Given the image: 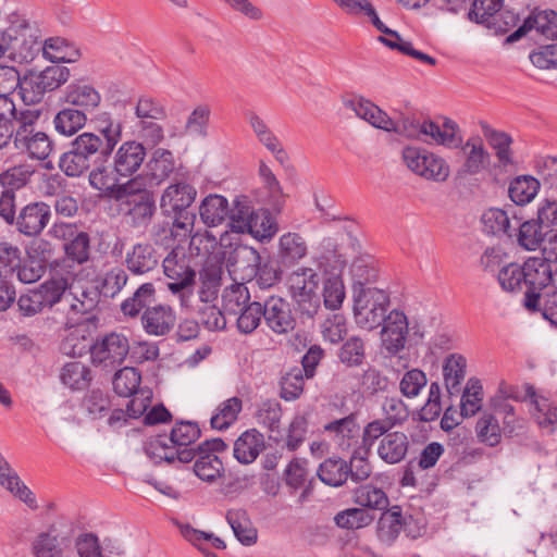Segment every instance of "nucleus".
<instances>
[{"label":"nucleus","instance_id":"nucleus-1","mask_svg":"<svg viewBox=\"0 0 557 557\" xmlns=\"http://www.w3.org/2000/svg\"><path fill=\"white\" fill-rule=\"evenodd\" d=\"M200 436V429L197 423L190 421L176 422L170 436L157 435L145 443V453L154 463L166 462H190L197 448L190 447Z\"/></svg>","mask_w":557,"mask_h":557},{"label":"nucleus","instance_id":"nucleus-2","mask_svg":"<svg viewBox=\"0 0 557 557\" xmlns=\"http://www.w3.org/2000/svg\"><path fill=\"white\" fill-rule=\"evenodd\" d=\"M41 51L40 29L25 20L11 23L0 32V59L29 63Z\"/></svg>","mask_w":557,"mask_h":557},{"label":"nucleus","instance_id":"nucleus-3","mask_svg":"<svg viewBox=\"0 0 557 557\" xmlns=\"http://www.w3.org/2000/svg\"><path fill=\"white\" fill-rule=\"evenodd\" d=\"M197 196L196 188L185 182L169 185L160 199L162 212L173 220L171 233L182 231L184 236L191 233L196 220L195 213L189 211ZM178 233H175L177 235Z\"/></svg>","mask_w":557,"mask_h":557},{"label":"nucleus","instance_id":"nucleus-4","mask_svg":"<svg viewBox=\"0 0 557 557\" xmlns=\"http://www.w3.org/2000/svg\"><path fill=\"white\" fill-rule=\"evenodd\" d=\"M190 262L182 246L174 247L162 261L163 273L169 280L168 289L178 298L181 307L189 305L196 282V271Z\"/></svg>","mask_w":557,"mask_h":557},{"label":"nucleus","instance_id":"nucleus-5","mask_svg":"<svg viewBox=\"0 0 557 557\" xmlns=\"http://www.w3.org/2000/svg\"><path fill=\"white\" fill-rule=\"evenodd\" d=\"M354 319L356 324L366 331L376 330L384 321L391 305L389 294L371 286H352Z\"/></svg>","mask_w":557,"mask_h":557},{"label":"nucleus","instance_id":"nucleus-6","mask_svg":"<svg viewBox=\"0 0 557 557\" xmlns=\"http://www.w3.org/2000/svg\"><path fill=\"white\" fill-rule=\"evenodd\" d=\"M319 285L318 272L309 267L295 269L286 278V286L292 300L297 309L309 318L317 314L320 309Z\"/></svg>","mask_w":557,"mask_h":557},{"label":"nucleus","instance_id":"nucleus-7","mask_svg":"<svg viewBox=\"0 0 557 557\" xmlns=\"http://www.w3.org/2000/svg\"><path fill=\"white\" fill-rule=\"evenodd\" d=\"M38 116L37 112L30 110L21 112L15 128L14 146L32 159L45 160L51 153L53 144L45 132L37 129Z\"/></svg>","mask_w":557,"mask_h":557},{"label":"nucleus","instance_id":"nucleus-8","mask_svg":"<svg viewBox=\"0 0 557 557\" xmlns=\"http://www.w3.org/2000/svg\"><path fill=\"white\" fill-rule=\"evenodd\" d=\"M557 264L545 257H530L524 261L525 293L524 307L530 311H540L541 296L548 289Z\"/></svg>","mask_w":557,"mask_h":557},{"label":"nucleus","instance_id":"nucleus-9","mask_svg":"<svg viewBox=\"0 0 557 557\" xmlns=\"http://www.w3.org/2000/svg\"><path fill=\"white\" fill-rule=\"evenodd\" d=\"M109 159H99L95 161L94 168L90 170L88 181L90 186L100 191L108 198L115 201H123L125 196L132 193V187L137 184L138 177L127 180L125 183H120L123 178L122 174L116 172V165L108 163Z\"/></svg>","mask_w":557,"mask_h":557},{"label":"nucleus","instance_id":"nucleus-10","mask_svg":"<svg viewBox=\"0 0 557 557\" xmlns=\"http://www.w3.org/2000/svg\"><path fill=\"white\" fill-rule=\"evenodd\" d=\"M401 156L406 166L426 181L443 183L449 177V165L433 152L418 147H406Z\"/></svg>","mask_w":557,"mask_h":557},{"label":"nucleus","instance_id":"nucleus-11","mask_svg":"<svg viewBox=\"0 0 557 557\" xmlns=\"http://www.w3.org/2000/svg\"><path fill=\"white\" fill-rule=\"evenodd\" d=\"M381 329V344L382 347L389 355H397L406 348L407 338L410 330L413 335L422 338L423 332L418 324L410 326L408 317L403 310L393 309L385 314Z\"/></svg>","mask_w":557,"mask_h":557},{"label":"nucleus","instance_id":"nucleus-12","mask_svg":"<svg viewBox=\"0 0 557 557\" xmlns=\"http://www.w3.org/2000/svg\"><path fill=\"white\" fill-rule=\"evenodd\" d=\"M129 349V342L124 334L111 332L94 343L91 360L96 366L114 368L124 361Z\"/></svg>","mask_w":557,"mask_h":557},{"label":"nucleus","instance_id":"nucleus-13","mask_svg":"<svg viewBox=\"0 0 557 557\" xmlns=\"http://www.w3.org/2000/svg\"><path fill=\"white\" fill-rule=\"evenodd\" d=\"M51 208L45 201H30L18 211L12 226L26 237H37L48 226L51 220Z\"/></svg>","mask_w":557,"mask_h":557},{"label":"nucleus","instance_id":"nucleus-14","mask_svg":"<svg viewBox=\"0 0 557 557\" xmlns=\"http://www.w3.org/2000/svg\"><path fill=\"white\" fill-rule=\"evenodd\" d=\"M226 444L221 438L207 440L197 446L199 457L194 463L195 474L202 481L214 482L223 472L222 460L214 454L224 451Z\"/></svg>","mask_w":557,"mask_h":557},{"label":"nucleus","instance_id":"nucleus-15","mask_svg":"<svg viewBox=\"0 0 557 557\" xmlns=\"http://www.w3.org/2000/svg\"><path fill=\"white\" fill-rule=\"evenodd\" d=\"M132 193L127 194L121 203L128 206L126 215L131 219L133 226L147 225L156 212V202L152 194L145 188L139 178L137 184L132 187Z\"/></svg>","mask_w":557,"mask_h":557},{"label":"nucleus","instance_id":"nucleus-16","mask_svg":"<svg viewBox=\"0 0 557 557\" xmlns=\"http://www.w3.org/2000/svg\"><path fill=\"white\" fill-rule=\"evenodd\" d=\"M140 322L148 335L166 336L175 327L177 317L172 306L157 304L143 311Z\"/></svg>","mask_w":557,"mask_h":557},{"label":"nucleus","instance_id":"nucleus-17","mask_svg":"<svg viewBox=\"0 0 557 557\" xmlns=\"http://www.w3.org/2000/svg\"><path fill=\"white\" fill-rule=\"evenodd\" d=\"M263 319L268 327L275 334H287L293 331L296 320L290 305L282 297L272 296L263 304Z\"/></svg>","mask_w":557,"mask_h":557},{"label":"nucleus","instance_id":"nucleus-18","mask_svg":"<svg viewBox=\"0 0 557 557\" xmlns=\"http://www.w3.org/2000/svg\"><path fill=\"white\" fill-rule=\"evenodd\" d=\"M261 263L259 251L250 246L235 248L227 258V269L235 280L252 282L258 274V267Z\"/></svg>","mask_w":557,"mask_h":557},{"label":"nucleus","instance_id":"nucleus-19","mask_svg":"<svg viewBox=\"0 0 557 557\" xmlns=\"http://www.w3.org/2000/svg\"><path fill=\"white\" fill-rule=\"evenodd\" d=\"M146 154L143 143L126 140L114 149L111 157L116 165V172L121 173L123 178H129L141 168Z\"/></svg>","mask_w":557,"mask_h":557},{"label":"nucleus","instance_id":"nucleus-20","mask_svg":"<svg viewBox=\"0 0 557 557\" xmlns=\"http://www.w3.org/2000/svg\"><path fill=\"white\" fill-rule=\"evenodd\" d=\"M308 250L307 240L301 234L296 232L284 233L277 243V262L284 268L295 267L307 257Z\"/></svg>","mask_w":557,"mask_h":557},{"label":"nucleus","instance_id":"nucleus-21","mask_svg":"<svg viewBox=\"0 0 557 557\" xmlns=\"http://www.w3.org/2000/svg\"><path fill=\"white\" fill-rule=\"evenodd\" d=\"M61 99L70 107L83 110L84 113L95 110L101 102L99 91L92 85L83 81L67 85Z\"/></svg>","mask_w":557,"mask_h":557},{"label":"nucleus","instance_id":"nucleus-22","mask_svg":"<svg viewBox=\"0 0 557 557\" xmlns=\"http://www.w3.org/2000/svg\"><path fill=\"white\" fill-rule=\"evenodd\" d=\"M465 161L461 173L465 175H476L486 170L491 163V154L480 136H471L465 144L461 143Z\"/></svg>","mask_w":557,"mask_h":557},{"label":"nucleus","instance_id":"nucleus-23","mask_svg":"<svg viewBox=\"0 0 557 557\" xmlns=\"http://www.w3.org/2000/svg\"><path fill=\"white\" fill-rule=\"evenodd\" d=\"M125 263L133 274L143 275L158 267L159 255L150 243H137L127 251Z\"/></svg>","mask_w":557,"mask_h":557},{"label":"nucleus","instance_id":"nucleus-24","mask_svg":"<svg viewBox=\"0 0 557 557\" xmlns=\"http://www.w3.org/2000/svg\"><path fill=\"white\" fill-rule=\"evenodd\" d=\"M248 123L258 141L274 156L277 162L285 164L289 159L288 154L268 123L253 112L248 114Z\"/></svg>","mask_w":557,"mask_h":557},{"label":"nucleus","instance_id":"nucleus-25","mask_svg":"<svg viewBox=\"0 0 557 557\" xmlns=\"http://www.w3.org/2000/svg\"><path fill=\"white\" fill-rule=\"evenodd\" d=\"M481 129L490 147L495 151V157L500 168L506 169L513 164V153L511 149L512 138L509 134L497 131L486 122H481Z\"/></svg>","mask_w":557,"mask_h":557},{"label":"nucleus","instance_id":"nucleus-26","mask_svg":"<svg viewBox=\"0 0 557 557\" xmlns=\"http://www.w3.org/2000/svg\"><path fill=\"white\" fill-rule=\"evenodd\" d=\"M263 448V435L251 429L242 433L234 442L233 455L238 462L249 465L258 458Z\"/></svg>","mask_w":557,"mask_h":557},{"label":"nucleus","instance_id":"nucleus-27","mask_svg":"<svg viewBox=\"0 0 557 557\" xmlns=\"http://www.w3.org/2000/svg\"><path fill=\"white\" fill-rule=\"evenodd\" d=\"M408 447V436L404 432L394 431L381 438L377 455L386 463L395 465L405 459Z\"/></svg>","mask_w":557,"mask_h":557},{"label":"nucleus","instance_id":"nucleus-28","mask_svg":"<svg viewBox=\"0 0 557 557\" xmlns=\"http://www.w3.org/2000/svg\"><path fill=\"white\" fill-rule=\"evenodd\" d=\"M513 208L503 210L499 208H490L481 218L484 232L492 235H506L512 237L515 235Z\"/></svg>","mask_w":557,"mask_h":557},{"label":"nucleus","instance_id":"nucleus-29","mask_svg":"<svg viewBox=\"0 0 557 557\" xmlns=\"http://www.w3.org/2000/svg\"><path fill=\"white\" fill-rule=\"evenodd\" d=\"M69 289L70 302H66V305H69L72 312L86 314L97 307L101 295L98 287L84 286L77 283L70 285Z\"/></svg>","mask_w":557,"mask_h":557},{"label":"nucleus","instance_id":"nucleus-30","mask_svg":"<svg viewBox=\"0 0 557 557\" xmlns=\"http://www.w3.org/2000/svg\"><path fill=\"white\" fill-rule=\"evenodd\" d=\"M359 424L354 414L331 421L323 426L333 441L342 448H348L359 435Z\"/></svg>","mask_w":557,"mask_h":557},{"label":"nucleus","instance_id":"nucleus-31","mask_svg":"<svg viewBox=\"0 0 557 557\" xmlns=\"http://www.w3.org/2000/svg\"><path fill=\"white\" fill-rule=\"evenodd\" d=\"M223 269L216 263H206L199 273L198 297L203 304H211L218 298Z\"/></svg>","mask_w":557,"mask_h":557},{"label":"nucleus","instance_id":"nucleus-32","mask_svg":"<svg viewBox=\"0 0 557 557\" xmlns=\"http://www.w3.org/2000/svg\"><path fill=\"white\" fill-rule=\"evenodd\" d=\"M421 134L429 136L434 143L450 149L461 146L458 126L451 120H446L442 126L434 122H424L421 125Z\"/></svg>","mask_w":557,"mask_h":557},{"label":"nucleus","instance_id":"nucleus-33","mask_svg":"<svg viewBox=\"0 0 557 557\" xmlns=\"http://www.w3.org/2000/svg\"><path fill=\"white\" fill-rule=\"evenodd\" d=\"M72 147L78 150L90 163L99 159H109L112 156L111 150H107L102 138L96 133L84 132L76 136L72 143Z\"/></svg>","mask_w":557,"mask_h":557},{"label":"nucleus","instance_id":"nucleus-34","mask_svg":"<svg viewBox=\"0 0 557 557\" xmlns=\"http://www.w3.org/2000/svg\"><path fill=\"white\" fill-rule=\"evenodd\" d=\"M525 395L533 405L532 416L542 428H554L557 425V404L544 396H539L531 385L525 386Z\"/></svg>","mask_w":557,"mask_h":557},{"label":"nucleus","instance_id":"nucleus-35","mask_svg":"<svg viewBox=\"0 0 557 557\" xmlns=\"http://www.w3.org/2000/svg\"><path fill=\"white\" fill-rule=\"evenodd\" d=\"M515 235L518 244L527 250L537 249L545 239L546 234L543 233L542 223L539 220H530L521 222V219L513 215Z\"/></svg>","mask_w":557,"mask_h":557},{"label":"nucleus","instance_id":"nucleus-36","mask_svg":"<svg viewBox=\"0 0 557 557\" xmlns=\"http://www.w3.org/2000/svg\"><path fill=\"white\" fill-rule=\"evenodd\" d=\"M226 520L232 528L234 535L242 544L250 546L257 542V529L253 527L245 509H230L226 513Z\"/></svg>","mask_w":557,"mask_h":557},{"label":"nucleus","instance_id":"nucleus-37","mask_svg":"<svg viewBox=\"0 0 557 557\" xmlns=\"http://www.w3.org/2000/svg\"><path fill=\"white\" fill-rule=\"evenodd\" d=\"M541 184L532 175H519L510 181L508 196L517 206L530 203L537 195Z\"/></svg>","mask_w":557,"mask_h":557},{"label":"nucleus","instance_id":"nucleus-38","mask_svg":"<svg viewBox=\"0 0 557 557\" xmlns=\"http://www.w3.org/2000/svg\"><path fill=\"white\" fill-rule=\"evenodd\" d=\"M53 127L58 134L71 137L84 128L87 115L83 110L72 107L61 109L53 117Z\"/></svg>","mask_w":557,"mask_h":557},{"label":"nucleus","instance_id":"nucleus-39","mask_svg":"<svg viewBox=\"0 0 557 557\" xmlns=\"http://www.w3.org/2000/svg\"><path fill=\"white\" fill-rule=\"evenodd\" d=\"M466 358L458 354L447 356L443 363V376L449 395L460 392V385L466 376Z\"/></svg>","mask_w":557,"mask_h":557},{"label":"nucleus","instance_id":"nucleus-40","mask_svg":"<svg viewBox=\"0 0 557 557\" xmlns=\"http://www.w3.org/2000/svg\"><path fill=\"white\" fill-rule=\"evenodd\" d=\"M227 212V199L221 195H209L205 197L199 206L200 219L209 227L221 224Z\"/></svg>","mask_w":557,"mask_h":557},{"label":"nucleus","instance_id":"nucleus-41","mask_svg":"<svg viewBox=\"0 0 557 557\" xmlns=\"http://www.w3.org/2000/svg\"><path fill=\"white\" fill-rule=\"evenodd\" d=\"M278 231L275 219L268 210H258L253 213L245 227V233L250 234L259 242H270Z\"/></svg>","mask_w":557,"mask_h":557},{"label":"nucleus","instance_id":"nucleus-42","mask_svg":"<svg viewBox=\"0 0 557 557\" xmlns=\"http://www.w3.org/2000/svg\"><path fill=\"white\" fill-rule=\"evenodd\" d=\"M404 527V518L399 507L384 511L377 522V537L386 545H391L398 537Z\"/></svg>","mask_w":557,"mask_h":557},{"label":"nucleus","instance_id":"nucleus-43","mask_svg":"<svg viewBox=\"0 0 557 557\" xmlns=\"http://www.w3.org/2000/svg\"><path fill=\"white\" fill-rule=\"evenodd\" d=\"M552 11H537L533 12L524 23L512 34L507 37L508 42L519 40L528 32L535 29L539 34L543 35L547 39H552L553 34L550 28L552 23Z\"/></svg>","mask_w":557,"mask_h":557},{"label":"nucleus","instance_id":"nucleus-44","mask_svg":"<svg viewBox=\"0 0 557 557\" xmlns=\"http://www.w3.org/2000/svg\"><path fill=\"white\" fill-rule=\"evenodd\" d=\"M156 294V288L152 283H145L140 285L133 296L126 298L121 304V311L124 315L136 318L146 308L151 306Z\"/></svg>","mask_w":557,"mask_h":557},{"label":"nucleus","instance_id":"nucleus-45","mask_svg":"<svg viewBox=\"0 0 557 557\" xmlns=\"http://www.w3.org/2000/svg\"><path fill=\"white\" fill-rule=\"evenodd\" d=\"M61 382L74 391H82L88 387L91 381L90 370L79 361H71L63 366L60 373Z\"/></svg>","mask_w":557,"mask_h":557},{"label":"nucleus","instance_id":"nucleus-46","mask_svg":"<svg viewBox=\"0 0 557 557\" xmlns=\"http://www.w3.org/2000/svg\"><path fill=\"white\" fill-rule=\"evenodd\" d=\"M319 479L330 486H341L348 478V463L342 458H327L318 469Z\"/></svg>","mask_w":557,"mask_h":557},{"label":"nucleus","instance_id":"nucleus-47","mask_svg":"<svg viewBox=\"0 0 557 557\" xmlns=\"http://www.w3.org/2000/svg\"><path fill=\"white\" fill-rule=\"evenodd\" d=\"M147 169L151 180L160 184L174 171L173 153L166 149H156L147 163Z\"/></svg>","mask_w":557,"mask_h":557},{"label":"nucleus","instance_id":"nucleus-48","mask_svg":"<svg viewBox=\"0 0 557 557\" xmlns=\"http://www.w3.org/2000/svg\"><path fill=\"white\" fill-rule=\"evenodd\" d=\"M503 0H474L468 17L479 24H484L488 28L496 26V20L502 8Z\"/></svg>","mask_w":557,"mask_h":557},{"label":"nucleus","instance_id":"nucleus-49","mask_svg":"<svg viewBox=\"0 0 557 557\" xmlns=\"http://www.w3.org/2000/svg\"><path fill=\"white\" fill-rule=\"evenodd\" d=\"M96 128L104 143L107 150L114 151L116 145L122 139V124L114 121L110 113L103 112L96 117Z\"/></svg>","mask_w":557,"mask_h":557},{"label":"nucleus","instance_id":"nucleus-50","mask_svg":"<svg viewBox=\"0 0 557 557\" xmlns=\"http://www.w3.org/2000/svg\"><path fill=\"white\" fill-rule=\"evenodd\" d=\"M250 293L244 283H235L226 287L222 294V305L225 312L236 315L239 310L248 306Z\"/></svg>","mask_w":557,"mask_h":557},{"label":"nucleus","instance_id":"nucleus-51","mask_svg":"<svg viewBox=\"0 0 557 557\" xmlns=\"http://www.w3.org/2000/svg\"><path fill=\"white\" fill-rule=\"evenodd\" d=\"M243 401L238 397H231L216 408V412L211 417V426L215 430H225L232 425L242 411Z\"/></svg>","mask_w":557,"mask_h":557},{"label":"nucleus","instance_id":"nucleus-52","mask_svg":"<svg viewBox=\"0 0 557 557\" xmlns=\"http://www.w3.org/2000/svg\"><path fill=\"white\" fill-rule=\"evenodd\" d=\"M22 251L11 243H0V281H11L21 265Z\"/></svg>","mask_w":557,"mask_h":557},{"label":"nucleus","instance_id":"nucleus-53","mask_svg":"<svg viewBox=\"0 0 557 557\" xmlns=\"http://www.w3.org/2000/svg\"><path fill=\"white\" fill-rule=\"evenodd\" d=\"M355 502L361 507L375 510H384L388 506L385 492L371 484L361 485L355 491Z\"/></svg>","mask_w":557,"mask_h":557},{"label":"nucleus","instance_id":"nucleus-54","mask_svg":"<svg viewBox=\"0 0 557 557\" xmlns=\"http://www.w3.org/2000/svg\"><path fill=\"white\" fill-rule=\"evenodd\" d=\"M498 283L504 290L519 292L525 287L524 262L522 264L511 262L500 268Z\"/></svg>","mask_w":557,"mask_h":557},{"label":"nucleus","instance_id":"nucleus-55","mask_svg":"<svg viewBox=\"0 0 557 557\" xmlns=\"http://www.w3.org/2000/svg\"><path fill=\"white\" fill-rule=\"evenodd\" d=\"M475 433L481 443L494 447L500 443L502 430L497 418L484 412L478 420L475 425Z\"/></svg>","mask_w":557,"mask_h":557},{"label":"nucleus","instance_id":"nucleus-56","mask_svg":"<svg viewBox=\"0 0 557 557\" xmlns=\"http://www.w3.org/2000/svg\"><path fill=\"white\" fill-rule=\"evenodd\" d=\"M323 302L325 308L336 310L345 299V287L339 273H331L323 282Z\"/></svg>","mask_w":557,"mask_h":557},{"label":"nucleus","instance_id":"nucleus-57","mask_svg":"<svg viewBox=\"0 0 557 557\" xmlns=\"http://www.w3.org/2000/svg\"><path fill=\"white\" fill-rule=\"evenodd\" d=\"M0 486L30 509H37L38 505L34 493L25 485L15 470L13 474H9L0 480Z\"/></svg>","mask_w":557,"mask_h":557},{"label":"nucleus","instance_id":"nucleus-58","mask_svg":"<svg viewBox=\"0 0 557 557\" xmlns=\"http://www.w3.org/2000/svg\"><path fill=\"white\" fill-rule=\"evenodd\" d=\"M91 163L78 152L77 149L72 147L61 154L59 159V168L61 171L70 177H78L88 170H90Z\"/></svg>","mask_w":557,"mask_h":557},{"label":"nucleus","instance_id":"nucleus-59","mask_svg":"<svg viewBox=\"0 0 557 557\" xmlns=\"http://www.w3.org/2000/svg\"><path fill=\"white\" fill-rule=\"evenodd\" d=\"M256 211L246 196L236 197L230 214L231 231L238 234H245V227L249 223Z\"/></svg>","mask_w":557,"mask_h":557},{"label":"nucleus","instance_id":"nucleus-60","mask_svg":"<svg viewBox=\"0 0 557 557\" xmlns=\"http://www.w3.org/2000/svg\"><path fill=\"white\" fill-rule=\"evenodd\" d=\"M85 329L76 327L69 333L61 345V349L65 355L72 357H82L92 350L91 339L86 335Z\"/></svg>","mask_w":557,"mask_h":557},{"label":"nucleus","instance_id":"nucleus-61","mask_svg":"<svg viewBox=\"0 0 557 557\" xmlns=\"http://www.w3.org/2000/svg\"><path fill=\"white\" fill-rule=\"evenodd\" d=\"M140 381L141 375L137 369L125 367L115 373L113 388L117 395L129 397L138 392Z\"/></svg>","mask_w":557,"mask_h":557},{"label":"nucleus","instance_id":"nucleus-62","mask_svg":"<svg viewBox=\"0 0 557 557\" xmlns=\"http://www.w3.org/2000/svg\"><path fill=\"white\" fill-rule=\"evenodd\" d=\"M66 288L67 282L65 278H52L41 284L37 290L42 295L45 308H51L58 302H70Z\"/></svg>","mask_w":557,"mask_h":557},{"label":"nucleus","instance_id":"nucleus-63","mask_svg":"<svg viewBox=\"0 0 557 557\" xmlns=\"http://www.w3.org/2000/svg\"><path fill=\"white\" fill-rule=\"evenodd\" d=\"M236 320L237 330L242 334H251L260 325L263 318V304L252 301L238 311Z\"/></svg>","mask_w":557,"mask_h":557},{"label":"nucleus","instance_id":"nucleus-64","mask_svg":"<svg viewBox=\"0 0 557 557\" xmlns=\"http://www.w3.org/2000/svg\"><path fill=\"white\" fill-rule=\"evenodd\" d=\"M482 386L476 379H470L461 396L460 416L472 417L482 406Z\"/></svg>","mask_w":557,"mask_h":557}]
</instances>
